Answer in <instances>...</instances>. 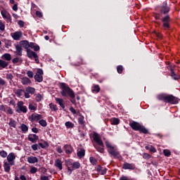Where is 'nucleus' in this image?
<instances>
[{"mask_svg":"<svg viewBox=\"0 0 180 180\" xmlns=\"http://www.w3.org/2000/svg\"><path fill=\"white\" fill-rule=\"evenodd\" d=\"M39 123L42 127H46V126H47V122L44 120H39Z\"/></svg>","mask_w":180,"mask_h":180,"instance_id":"nucleus-47","label":"nucleus"},{"mask_svg":"<svg viewBox=\"0 0 180 180\" xmlns=\"http://www.w3.org/2000/svg\"><path fill=\"white\" fill-rule=\"evenodd\" d=\"M158 101H163L165 103H170L171 105H176L179 103V98L171 94H161L156 96Z\"/></svg>","mask_w":180,"mask_h":180,"instance_id":"nucleus-1","label":"nucleus"},{"mask_svg":"<svg viewBox=\"0 0 180 180\" xmlns=\"http://www.w3.org/2000/svg\"><path fill=\"white\" fill-rule=\"evenodd\" d=\"M55 167L61 171V169H63V162H61V160L59 159L56 160Z\"/></svg>","mask_w":180,"mask_h":180,"instance_id":"nucleus-25","label":"nucleus"},{"mask_svg":"<svg viewBox=\"0 0 180 180\" xmlns=\"http://www.w3.org/2000/svg\"><path fill=\"white\" fill-rule=\"evenodd\" d=\"M4 168L5 172H11V163L9 162L4 161Z\"/></svg>","mask_w":180,"mask_h":180,"instance_id":"nucleus-22","label":"nucleus"},{"mask_svg":"<svg viewBox=\"0 0 180 180\" xmlns=\"http://www.w3.org/2000/svg\"><path fill=\"white\" fill-rule=\"evenodd\" d=\"M35 15L37 18H43V13L39 11H37Z\"/></svg>","mask_w":180,"mask_h":180,"instance_id":"nucleus-56","label":"nucleus"},{"mask_svg":"<svg viewBox=\"0 0 180 180\" xmlns=\"http://www.w3.org/2000/svg\"><path fill=\"white\" fill-rule=\"evenodd\" d=\"M77 157H79V158H82L83 157H85V150L80 149L79 151H77Z\"/></svg>","mask_w":180,"mask_h":180,"instance_id":"nucleus-32","label":"nucleus"},{"mask_svg":"<svg viewBox=\"0 0 180 180\" xmlns=\"http://www.w3.org/2000/svg\"><path fill=\"white\" fill-rule=\"evenodd\" d=\"M49 108L51 110H53V112H57V110H58V108H57V105L53 104L52 103H51L49 104Z\"/></svg>","mask_w":180,"mask_h":180,"instance_id":"nucleus-36","label":"nucleus"},{"mask_svg":"<svg viewBox=\"0 0 180 180\" xmlns=\"http://www.w3.org/2000/svg\"><path fill=\"white\" fill-rule=\"evenodd\" d=\"M17 113H27V107L24 105L23 101H18L17 103Z\"/></svg>","mask_w":180,"mask_h":180,"instance_id":"nucleus-6","label":"nucleus"},{"mask_svg":"<svg viewBox=\"0 0 180 180\" xmlns=\"http://www.w3.org/2000/svg\"><path fill=\"white\" fill-rule=\"evenodd\" d=\"M15 54H16V56H19L20 57H22V49L21 45L19 44H15Z\"/></svg>","mask_w":180,"mask_h":180,"instance_id":"nucleus-16","label":"nucleus"},{"mask_svg":"<svg viewBox=\"0 0 180 180\" xmlns=\"http://www.w3.org/2000/svg\"><path fill=\"white\" fill-rule=\"evenodd\" d=\"M29 109L30 110H37V105L34 103H30L29 105Z\"/></svg>","mask_w":180,"mask_h":180,"instance_id":"nucleus-43","label":"nucleus"},{"mask_svg":"<svg viewBox=\"0 0 180 180\" xmlns=\"http://www.w3.org/2000/svg\"><path fill=\"white\" fill-rule=\"evenodd\" d=\"M96 171L100 174L101 175H105L106 174V168L102 167L101 166H98L96 169Z\"/></svg>","mask_w":180,"mask_h":180,"instance_id":"nucleus-26","label":"nucleus"},{"mask_svg":"<svg viewBox=\"0 0 180 180\" xmlns=\"http://www.w3.org/2000/svg\"><path fill=\"white\" fill-rule=\"evenodd\" d=\"M120 180H130V179L127 176H122L120 177Z\"/></svg>","mask_w":180,"mask_h":180,"instance_id":"nucleus-63","label":"nucleus"},{"mask_svg":"<svg viewBox=\"0 0 180 180\" xmlns=\"http://www.w3.org/2000/svg\"><path fill=\"white\" fill-rule=\"evenodd\" d=\"M27 55L29 58H36L37 57V53L30 49L27 50Z\"/></svg>","mask_w":180,"mask_h":180,"instance_id":"nucleus-20","label":"nucleus"},{"mask_svg":"<svg viewBox=\"0 0 180 180\" xmlns=\"http://www.w3.org/2000/svg\"><path fill=\"white\" fill-rule=\"evenodd\" d=\"M163 154L165 157H169V155H171V151L168 149H165L163 150Z\"/></svg>","mask_w":180,"mask_h":180,"instance_id":"nucleus-51","label":"nucleus"},{"mask_svg":"<svg viewBox=\"0 0 180 180\" xmlns=\"http://www.w3.org/2000/svg\"><path fill=\"white\" fill-rule=\"evenodd\" d=\"M70 111L73 114V115H77V111L72 108H70Z\"/></svg>","mask_w":180,"mask_h":180,"instance_id":"nucleus-62","label":"nucleus"},{"mask_svg":"<svg viewBox=\"0 0 180 180\" xmlns=\"http://www.w3.org/2000/svg\"><path fill=\"white\" fill-rule=\"evenodd\" d=\"M93 146L98 153L101 154L105 153V145H103V142L102 143H93Z\"/></svg>","mask_w":180,"mask_h":180,"instance_id":"nucleus-8","label":"nucleus"},{"mask_svg":"<svg viewBox=\"0 0 180 180\" xmlns=\"http://www.w3.org/2000/svg\"><path fill=\"white\" fill-rule=\"evenodd\" d=\"M6 79H11V81H12V79H13V75H12V74H7L6 75Z\"/></svg>","mask_w":180,"mask_h":180,"instance_id":"nucleus-59","label":"nucleus"},{"mask_svg":"<svg viewBox=\"0 0 180 180\" xmlns=\"http://www.w3.org/2000/svg\"><path fill=\"white\" fill-rule=\"evenodd\" d=\"M23 92H25V91H23L22 89H17L15 90V95H17V96L20 97L23 95Z\"/></svg>","mask_w":180,"mask_h":180,"instance_id":"nucleus-42","label":"nucleus"},{"mask_svg":"<svg viewBox=\"0 0 180 180\" xmlns=\"http://www.w3.org/2000/svg\"><path fill=\"white\" fill-rule=\"evenodd\" d=\"M21 83L22 85H30L32 81L27 77H24L21 79Z\"/></svg>","mask_w":180,"mask_h":180,"instance_id":"nucleus-21","label":"nucleus"},{"mask_svg":"<svg viewBox=\"0 0 180 180\" xmlns=\"http://www.w3.org/2000/svg\"><path fill=\"white\" fill-rule=\"evenodd\" d=\"M60 86L62 88L60 95H62V96L66 98L68 96L71 98V99H75V93L72 89L67 86L65 83H61Z\"/></svg>","mask_w":180,"mask_h":180,"instance_id":"nucleus-3","label":"nucleus"},{"mask_svg":"<svg viewBox=\"0 0 180 180\" xmlns=\"http://www.w3.org/2000/svg\"><path fill=\"white\" fill-rule=\"evenodd\" d=\"M65 127L67 129H72L74 127V123L68 121L65 123Z\"/></svg>","mask_w":180,"mask_h":180,"instance_id":"nucleus-41","label":"nucleus"},{"mask_svg":"<svg viewBox=\"0 0 180 180\" xmlns=\"http://www.w3.org/2000/svg\"><path fill=\"white\" fill-rule=\"evenodd\" d=\"M123 169H135L136 166L134 164H130L128 162H124L122 166Z\"/></svg>","mask_w":180,"mask_h":180,"instance_id":"nucleus-17","label":"nucleus"},{"mask_svg":"<svg viewBox=\"0 0 180 180\" xmlns=\"http://www.w3.org/2000/svg\"><path fill=\"white\" fill-rule=\"evenodd\" d=\"M78 123L79 124H81V126H84V124H85V122H84V116H79V117L78 118Z\"/></svg>","mask_w":180,"mask_h":180,"instance_id":"nucleus-44","label":"nucleus"},{"mask_svg":"<svg viewBox=\"0 0 180 180\" xmlns=\"http://www.w3.org/2000/svg\"><path fill=\"white\" fill-rule=\"evenodd\" d=\"M20 129H21L22 133H26V131H28V130H29V127H27V125L25 124H21Z\"/></svg>","mask_w":180,"mask_h":180,"instance_id":"nucleus-37","label":"nucleus"},{"mask_svg":"<svg viewBox=\"0 0 180 180\" xmlns=\"http://www.w3.org/2000/svg\"><path fill=\"white\" fill-rule=\"evenodd\" d=\"M11 36L13 39V40L19 41L20 40V38L22 37L23 32H22V31H17L13 33H11Z\"/></svg>","mask_w":180,"mask_h":180,"instance_id":"nucleus-11","label":"nucleus"},{"mask_svg":"<svg viewBox=\"0 0 180 180\" xmlns=\"http://www.w3.org/2000/svg\"><path fill=\"white\" fill-rule=\"evenodd\" d=\"M0 85H3V86L6 85V82L1 77H0Z\"/></svg>","mask_w":180,"mask_h":180,"instance_id":"nucleus-61","label":"nucleus"},{"mask_svg":"<svg viewBox=\"0 0 180 180\" xmlns=\"http://www.w3.org/2000/svg\"><path fill=\"white\" fill-rule=\"evenodd\" d=\"M34 79L37 82H43V70L38 69L36 75H34Z\"/></svg>","mask_w":180,"mask_h":180,"instance_id":"nucleus-7","label":"nucleus"},{"mask_svg":"<svg viewBox=\"0 0 180 180\" xmlns=\"http://www.w3.org/2000/svg\"><path fill=\"white\" fill-rule=\"evenodd\" d=\"M0 30L1 32H5V24L1 20H0Z\"/></svg>","mask_w":180,"mask_h":180,"instance_id":"nucleus-54","label":"nucleus"},{"mask_svg":"<svg viewBox=\"0 0 180 180\" xmlns=\"http://www.w3.org/2000/svg\"><path fill=\"white\" fill-rule=\"evenodd\" d=\"M89 161L92 165H96V164H98V160L94 157H90Z\"/></svg>","mask_w":180,"mask_h":180,"instance_id":"nucleus-39","label":"nucleus"},{"mask_svg":"<svg viewBox=\"0 0 180 180\" xmlns=\"http://www.w3.org/2000/svg\"><path fill=\"white\" fill-rule=\"evenodd\" d=\"M6 113L7 115H13V110L9 106L7 105V110H6Z\"/></svg>","mask_w":180,"mask_h":180,"instance_id":"nucleus-46","label":"nucleus"},{"mask_svg":"<svg viewBox=\"0 0 180 180\" xmlns=\"http://www.w3.org/2000/svg\"><path fill=\"white\" fill-rule=\"evenodd\" d=\"M12 63L13 64H22V63H23V60L22 59V58L16 57L12 60Z\"/></svg>","mask_w":180,"mask_h":180,"instance_id":"nucleus-30","label":"nucleus"},{"mask_svg":"<svg viewBox=\"0 0 180 180\" xmlns=\"http://www.w3.org/2000/svg\"><path fill=\"white\" fill-rule=\"evenodd\" d=\"M92 137L96 143L95 144H102V143H103V141L101 139V135H99L98 133L94 132Z\"/></svg>","mask_w":180,"mask_h":180,"instance_id":"nucleus-13","label":"nucleus"},{"mask_svg":"<svg viewBox=\"0 0 180 180\" xmlns=\"http://www.w3.org/2000/svg\"><path fill=\"white\" fill-rule=\"evenodd\" d=\"M120 122V121L119 120V119L116 117L112 118L110 120L111 124H113V125L119 124Z\"/></svg>","mask_w":180,"mask_h":180,"instance_id":"nucleus-38","label":"nucleus"},{"mask_svg":"<svg viewBox=\"0 0 180 180\" xmlns=\"http://www.w3.org/2000/svg\"><path fill=\"white\" fill-rule=\"evenodd\" d=\"M31 148H32L33 151H37V150H40V147H39L37 143L32 145Z\"/></svg>","mask_w":180,"mask_h":180,"instance_id":"nucleus-48","label":"nucleus"},{"mask_svg":"<svg viewBox=\"0 0 180 180\" xmlns=\"http://www.w3.org/2000/svg\"><path fill=\"white\" fill-rule=\"evenodd\" d=\"M8 109L7 105H0V110L1 112H6V110Z\"/></svg>","mask_w":180,"mask_h":180,"instance_id":"nucleus-49","label":"nucleus"},{"mask_svg":"<svg viewBox=\"0 0 180 180\" xmlns=\"http://www.w3.org/2000/svg\"><path fill=\"white\" fill-rule=\"evenodd\" d=\"M171 18L167 15L162 18V29L163 30H169L171 29Z\"/></svg>","mask_w":180,"mask_h":180,"instance_id":"nucleus-5","label":"nucleus"},{"mask_svg":"<svg viewBox=\"0 0 180 180\" xmlns=\"http://www.w3.org/2000/svg\"><path fill=\"white\" fill-rule=\"evenodd\" d=\"M27 75L29 78H33L34 74H33V72L30 71V70H28L27 72Z\"/></svg>","mask_w":180,"mask_h":180,"instance_id":"nucleus-55","label":"nucleus"},{"mask_svg":"<svg viewBox=\"0 0 180 180\" xmlns=\"http://www.w3.org/2000/svg\"><path fill=\"white\" fill-rule=\"evenodd\" d=\"M8 125L10 126V127H13L15 129V127H16V121L11 118L8 122Z\"/></svg>","mask_w":180,"mask_h":180,"instance_id":"nucleus-35","label":"nucleus"},{"mask_svg":"<svg viewBox=\"0 0 180 180\" xmlns=\"http://www.w3.org/2000/svg\"><path fill=\"white\" fill-rule=\"evenodd\" d=\"M72 169H78L81 167V164L79 162H75L70 164Z\"/></svg>","mask_w":180,"mask_h":180,"instance_id":"nucleus-31","label":"nucleus"},{"mask_svg":"<svg viewBox=\"0 0 180 180\" xmlns=\"http://www.w3.org/2000/svg\"><path fill=\"white\" fill-rule=\"evenodd\" d=\"M26 92L30 94L31 95H33L34 92H36V89L33 87L28 86L26 88Z\"/></svg>","mask_w":180,"mask_h":180,"instance_id":"nucleus-33","label":"nucleus"},{"mask_svg":"<svg viewBox=\"0 0 180 180\" xmlns=\"http://www.w3.org/2000/svg\"><path fill=\"white\" fill-rule=\"evenodd\" d=\"M27 162H29V164H36L39 162V159L36 156H30L27 158Z\"/></svg>","mask_w":180,"mask_h":180,"instance_id":"nucleus-18","label":"nucleus"},{"mask_svg":"<svg viewBox=\"0 0 180 180\" xmlns=\"http://www.w3.org/2000/svg\"><path fill=\"white\" fill-rule=\"evenodd\" d=\"M30 172L31 174H36V172H37V169L36 167H32V168L30 169Z\"/></svg>","mask_w":180,"mask_h":180,"instance_id":"nucleus-57","label":"nucleus"},{"mask_svg":"<svg viewBox=\"0 0 180 180\" xmlns=\"http://www.w3.org/2000/svg\"><path fill=\"white\" fill-rule=\"evenodd\" d=\"M28 140L29 141H31V143H36L39 140V136L36 134H30L28 136Z\"/></svg>","mask_w":180,"mask_h":180,"instance_id":"nucleus-19","label":"nucleus"},{"mask_svg":"<svg viewBox=\"0 0 180 180\" xmlns=\"http://www.w3.org/2000/svg\"><path fill=\"white\" fill-rule=\"evenodd\" d=\"M18 25L20 26V27H23L25 26V22L22 20H19Z\"/></svg>","mask_w":180,"mask_h":180,"instance_id":"nucleus-58","label":"nucleus"},{"mask_svg":"<svg viewBox=\"0 0 180 180\" xmlns=\"http://www.w3.org/2000/svg\"><path fill=\"white\" fill-rule=\"evenodd\" d=\"M170 75L173 79H175V81H178V79H179V75L175 74L173 69H171L170 70Z\"/></svg>","mask_w":180,"mask_h":180,"instance_id":"nucleus-28","label":"nucleus"},{"mask_svg":"<svg viewBox=\"0 0 180 180\" xmlns=\"http://www.w3.org/2000/svg\"><path fill=\"white\" fill-rule=\"evenodd\" d=\"M0 156L2 157V158H6L8 157V153L5 150L0 151Z\"/></svg>","mask_w":180,"mask_h":180,"instance_id":"nucleus-50","label":"nucleus"},{"mask_svg":"<svg viewBox=\"0 0 180 180\" xmlns=\"http://www.w3.org/2000/svg\"><path fill=\"white\" fill-rule=\"evenodd\" d=\"M41 115H39L37 113L32 114V115L30 117V120L33 123L34 122H39V120H41L42 119Z\"/></svg>","mask_w":180,"mask_h":180,"instance_id":"nucleus-12","label":"nucleus"},{"mask_svg":"<svg viewBox=\"0 0 180 180\" xmlns=\"http://www.w3.org/2000/svg\"><path fill=\"white\" fill-rule=\"evenodd\" d=\"M105 144L110 155L120 160H123V158L120 155V153L117 150L116 146H113L109 141H105Z\"/></svg>","mask_w":180,"mask_h":180,"instance_id":"nucleus-2","label":"nucleus"},{"mask_svg":"<svg viewBox=\"0 0 180 180\" xmlns=\"http://www.w3.org/2000/svg\"><path fill=\"white\" fill-rule=\"evenodd\" d=\"M1 58L6 60V61H11V60H12V56L10 53H4L1 56Z\"/></svg>","mask_w":180,"mask_h":180,"instance_id":"nucleus-29","label":"nucleus"},{"mask_svg":"<svg viewBox=\"0 0 180 180\" xmlns=\"http://www.w3.org/2000/svg\"><path fill=\"white\" fill-rule=\"evenodd\" d=\"M8 65V63L6 61L0 60V67L1 68H6V66Z\"/></svg>","mask_w":180,"mask_h":180,"instance_id":"nucleus-40","label":"nucleus"},{"mask_svg":"<svg viewBox=\"0 0 180 180\" xmlns=\"http://www.w3.org/2000/svg\"><path fill=\"white\" fill-rule=\"evenodd\" d=\"M4 44H5L6 49H9V47L12 46V41L9 39H5Z\"/></svg>","mask_w":180,"mask_h":180,"instance_id":"nucleus-34","label":"nucleus"},{"mask_svg":"<svg viewBox=\"0 0 180 180\" xmlns=\"http://www.w3.org/2000/svg\"><path fill=\"white\" fill-rule=\"evenodd\" d=\"M20 44L22 47H23L26 50H29V41L27 40L20 41Z\"/></svg>","mask_w":180,"mask_h":180,"instance_id":"nucleus-23","label":"nucleus"},{"mask_svg":"<svg viewBox=\"0 0 180 180\" xmlns=\"http://www.w3.org/2000/svg\"><path fill=\"white\" fill-rule=\"evenodd\" d=\"M117 71L118 74H122V72H123V66L122 65H118L117 67Z\"/></svg>","mask_w":180,"mask_h":180,"instance_id":"nucleus-53","label":"nucleus"},{"mask_svg":"<svg viewBox=\"0 0 180 180\" xmlns=\"http://www.w3.org/2000/svg\"><path fill=\"white\" fill-rule=\"evenodd\" d=\"M15 160H16V155L14 153H11L7 155V161L11 165H15Z\"/></svg>","mask_w":180,"mask_h":180,"instance_id":"nucleus-10","label":"nucleus"},{"mask_svg":"<svg viewBox=\"0 0 180 180\" xmlns=\"http://www.w3.org/2000/svg\"><path fill=\"white\" fill-rule=\"evenodd\" d=\"M129 126L135 131H139V133H143V134H148V129L139 122L134 121L129 123Z\"/></svg>","mask_w":180,"mask_h":180,"instance_id":"nucleus-4","label":"nucleus"},{"mask_svg":"<svg viewBox=\"0 0 180 180\" xmlns=\"http://www.w3.org/2000/svg\"><path fill=\"white\" fill-rule=\"evenodd\" d=\"M41 180H49V177L47 176H41Z\"/></svg>","mask_w":180,"mask_h":180,"instance_id":"nucleus-64","label":"nucleus"},{"mask_svg":"<svg viewBox=\"0 0 180 180\" xmlns=\"http://www.w3.org/2000/svg\"><path fill=\"white\" fill-rule=\"evenodd\" d=\"M149 151H150V153H157V149H155L154 146H150V149Z\"/></svg>","mask_w":180,"mask_h":180,"instance_id":"nucleus-60","label":"nucleus"},{"mask_svg":"<svg viewBox=\"0 0 180 180\" xmlns=\"http://www.w3.org/2000/svg\"><path fill=\"white\" fill-rule=\"evenodd\" d=\"M55 101L58 103L59 105H60L62 109H65V105L64 104V100H63V98H56Z\"/></svg>","mask_w":180,"mask_h":180,"instance_id":"nucleus-24","label":"nucleus"},{"mask_svg":"<svg viewBox=\"0 0 180 180\" xmlns=\"http://www.w3.org/2000/svg\"><path fill=\"white\" fill-rule=\"evenodd\" d=\"M91 91L93 94H98L101 91V87H99V85L98 84H94L91 89Z\"/></svg>","mask_w":180,"mask_h":180,"instance_id":"nucleus-27","label":"nucleus"},{"mask_svg":"<svg viewBox=\"0 0 180 180\" xmlns=\"http://www.w3.org/2000/svg\"><path fill=\"white\" fill-rule=\"evenodd\" d=\"M35 99L37 102H40L41 99H43V96H41L40 94H35Z\"/></svg>","mask_w":180,"mask_h":180,"instance_id":"nucleus-45","label":"nucleus"},{"mask_svg":"<svg viewBox=\"0 0 180 180\" xmlns=\"http://www.w3.org/2000/svg\"><path fill=\"white\" fill-rule=\"evenodd\" d=\"M1 14L4 19H6V20L9 21L12 20V17L11 16V14H9V13L6 10L3 9L1 11Z\"/></svg>","mask_w":180,"mask_h":180,"instance_id":"nucleus-14","label":"nucleus"},{"mask_svg":"<svg viewBox=\"0 0 180 180\" xmlns=\"http://www.w3.org/2000/svg\"><path fill=\"white\" fill-rule=\"evenodd\" d=\"M143 158H144V160H150V158H151V155L144 153L143 154Z\"/></svg>","mask_w":180,"mask_h":180,"instance_id":"nucleus-52","label":"nucleus"},{"mask_svg":"<svg viewBox=\"0 0 180 180\" xmlns=\"http://www.w3.org/2000/svg\"><path fill=\"white\" fill-rule=\"evenodd\" d=\"M63 150H65V153H66V154L68 155H70V154H72V151H74L72 146L68 144H66L63 146Z\"/></svg>","mask_w":180,"mask_h":180,"instance_id":"nucleus-15","label":"nucleus"},{"mask_svg":"<svg viewBox=\"0 0 180 180\" xmlns=\"http://www.w3.org/2000/svg\"><path fill=\"white\" fill-rule=\"evenodd\" d=\"M169 6H168V4H167V1H164L162 6L160 7V12L161 13H163L164 15H167L170 11Z\"/></svg>","mask_w":180,"mask_h":180,"instance_id":"nucleus-9","label":"nucleus"}]
</instances>
